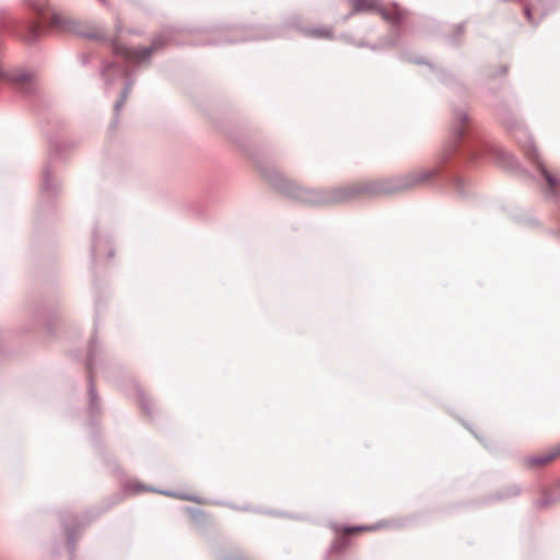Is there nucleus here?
<instances>
[{
  "mask_svg": "<svg viewBox=\"0 0 560 560\" xmlns=\"http://www.w3.org/2000/svg\"><path fill=\"white\" fill-rule=\"evenodd\" d=\"M558 459H560V443L539 453L524 456L521 459V465L528 470H539L550 466Z\"/></svg>",
  "mask_w": 560,
  "mask_h": 560,
  "instance_id": "obj_3",
  "label": "nucleus"
},
{
  "mask_svg": "<svg viewBox=\"0 0 560 560\" xmlns=\"http://www.w3.org/2000/svg\"><path fill=\"white\" fill-rule=\"evenodd\" d=\"M560 501V482L542 488L536 505L539 508H548Z\"/></svg>",
  "mask_w": 560,
  "mask_h": 560,
  "instance_id": "obj_5",
  "label": "nucleus"
},
{
  "mask_svg": "<svg viewBox=\"0 0 560 560\" xmlns=\"http://www.w3.org/2000/svg\"><path fill=\"white\" fill-rule=\"evenodd\" d=\"M166 495H170V497H175L174 494L170 493V492H166L165 493Z\"/></svg>",
  "mask_w": 560,
  "mask_h": 560,
  "instance_id": "obj_13",
  "label": "nucleus"
},
{
  "mask_svg": "<svg viewBox=\"0 0 560 560\" xmlns=\"http://www.w3.org/2000/svg\"><path fill=\"white\" fill-rule=\"evenodd\" d=\"M377 528H378V526H376V525H373V526L345 527V528H342V534L343 535H352V534H357V533L372 532V530H375Z\"/></svg>",
  "mask_w": 560,
  "mask_h": 560,
  "instance_id": "obj_10",
  "label": "nucleus"
},
{
  "mask_svg": "<svg viewBox=\"0 0 560 560\" xmlns=\"http://www.w3.org/2000/svg\"><path fill=\"white\" fill-rule=\"evenodd\" d=\"M466 116L465 115H460V120L464 122L466 120Z\"/></svg>",
  "mask_w": 560,
  "mask_h": 560,
  "instance_id": "obj_12",
  "label": "nucleus"
},
{
  "mask_svg": "<svg viewBox=\"0 0 560 560\" xmlns=\"http://www.w3.org/2000/svg\"><path fill=\"white\" fill-rule=\"evenodd\" d=\"M380 180H365L341 186L327 191H314L298 188L294 197L310 205H335L347 202L360 197L382 196Z\"/></svg>",
  "mask_w": 560,
  "mask_h": 560,
  "instance_id": "obj_1",
  "label": "nucleus"
},
{
  "mask_svg": "<svg viewBox=\"0 0 560 560\" xmlns=\"http://www.w3.org/2000/svg\"><path fill=\"white\" fill-rule=\"evenodd\" d=\"M353 13L376 11L386 20H394L381 7L378 0H351Z\"/></svg>",
  "mask_w": 560,
  "mask_h": 560,
  "instance_id": "obj_6",
  "label": "nucleus"
},
{
  "mask_svg": "<svg viewBox=\"0 0 560 560\" xmlns=\"http://www.w3.org/2000/svg\"><path fill=\"white\" fill-rule=\"evenodd\" d=\"M541 176L545 178L548 189L552 195H557L560 192V174L557 172H552L546 167L542 163H538L537 165Z\"/></svg>",
  "mask_w": 560,
  "mask_h": 560,
  "instance_id": "obj_7",
  "label": "nucleus"
},
{
  "mask_svg": "<svg viewBox=\"0 0 560 560\" xmlns=\"http://www.w3.org/2000/svg\"><path fill=\"white\" fill-rule=\"evenodd\" d=\"M50 24L57 28L69 31L71 21L60 13H54L50 18Z\"/></svg>",
  "mask_w": 560,
  "mask_h": 560,
  "instance_id": "obj_8",
  "label": "nucleus"
},
{
  "mask_svg": "<svg viewBox=\"0 0 560 560\" xmlns=\"http://www.w3.org/2000/svg\"><path fill=\"white\" fill-rule=\"evenodd\" d=\"M143 491H147V489L143 486H140V485H132L131 486V492L132 493H140V492H143Z\"/></svg>",
  "mask_w": 560,
  "mask_h": 560,
  "instance_id": "obj_11",
  "label": "nucleus"
},
{
  "mask_svg": "<svg viewBox=\"0 0 560 560\" xmlns=\"http://www.w3.org/2000/svg\"><path fill=\"white\" fill-rule=\"evenodd\" d=\"M306 34L314 38L331 39L334 37L332 31L328 27L311 28Z\"/></svg>",
  "mask_w": 560,
  "mask_h": 560,
  "instance_id": "obj_9",
  "label": "nucleus"
},
{
  "mask_svg": "<svg viewBox=\"0 0 560 560\" xmlns=\"http://www.w3.org/2000/svg\"><path fill=\"white\" fill-rule=\"evenodd\" d=\"M113 49L116 55L135 63L147 60L153 51V47L130 48L118 42L113 44Z\"/></svg>",
  "mask_w": 560,
  "mask_h": 560,
  "instance_id": "obj_4",
  "label": "nucleus"
},
{
  "mask_svg": "<svg viewBox=\"0 0 560 560\" xmlns=\"http://www.w3.org/2000/svg\"><path fill=\"white\" fill-rule=\"evenodd\" d=\"M435 176V170H419L409 174L382 178L380 189L382 195H393L417 188Z\"/></svg>",
  "mask_w": 560,
  "mask_h": 560,
  "instance_id": "obj_2",
  "label": "nucleus"
}]
</instances>
